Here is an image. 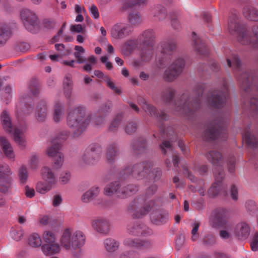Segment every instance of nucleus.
I'll return each instance as SVG.
<instances>
[{
  "mask_svg": "<svg viewBox=\"0 0 258 258\" xmlns=\"http://www.w3.org/2000/svg\"><path fill=\"white\" fill-rule=\"evenodd\" d=\"M204 85L198 84L194 90L195 97H191L189 92L182 94L179 100L173 101L175 90L172 88H168L163 92L161 98L167 105H172L173 109L177 114L189 117L203 105V102L208 106L219 108L223 107L229 97L227 82L223 80L221 90L211 91L208 96H204L203 92Z\"/></svg>",
  "mask_w": 258,
  "mask_h": 258,
  "instance_id": "nucleus-1",
  "label": "nucleus"
},
{
  "mask_svg": "<svg viewBox=\"0 0 258 258\" xmlns=\"http://www.w3.org/2000/svg\"><path fill=\"white\" fill-rule=\"evenodd\" d=\"M176 48L175 42L171 39L162 41L158 46V50L161 54L156 56L157 65L160 69L168 66L163 76L164 81L167 82L175 80L182 73L185 67V61L182 56H176L172 61Z\"/></svg>",
  "mask_w": 258,
  "mask_h": 258,
  "instance_id": "nucleus-2",
  "label": "nucleus"
},
{
  "mask_svg": "<svg viewBox=\"0 0 258 258\" xmlns=\"http://www.w3.org/2000/svg\"><path fill=\"white\" fill-rule=\"evenodd\" d=\"M228 27L229 33L236 36L239 43L258 49V25L252 27V35L245 25L240 24L238 15L233 14L229 18Z\"/></svg>",
  "mask_w": 258,
  "mask_h": 258,
  "instance_id": "nucleus-3",
  "label": "nucleus"
},
{
  "mask_svg": "<svg viewBox=\"0 0 258 258\" xmlns=\"http://www.w3.org/2000/svg\"><path fill=\"white\" fill-rule=\"evenodd\" d=\"M153 163L149 161L129 165L119 173L118 178L124 180L130 176L137 180L147 178L149 180H158L162 174L160 168H153Z\"/></svg>",
  "mask_w": 258,
  "mask_h": 258,
  "instance_id": "nucleus-4",
  "label": "nucleus"
},
{
  "mask_svg": "<svg viewBox=\"0 0 258 258\" xmlns=\"http://www.w3.org/2000/svg\"><path fill=\"white\" fill-rule=\"evenodd\" d=\"M158 186L156 184L149 186L146 190L145 197L140 195L137 197L131 202L128 207L130 212L133 213L134 218H139L146 215L150 211L154 210L158 206L155 200H151L145 203V199H147L153 196L157 191Z\"/></svg>",
  "mask_w": 258,
  "mask_h": 258,
  "instance_id": "nucleus-5",
  "label": "nucleus"
},
{
  "mask_svg": "<svg viewBox=\"0 0 258 258\" xmlns=\"http://www.w3.org/2000/svg\"><path fill=\"white\" fill-rule=\"evenodd\" d=\"M208 160L214 167V174L215 181L209 189L208 193L211 197H216L222 189V181L224 179L225 173L223 170L224 161L222 154L215 151H209L206 155Z\"/></svg>",
  "mask_w": 258,
  "mask_h": 258,
  "instance_id": "nucleus-6",
  "label": "nucleus"
},
{
  "mask_svg": "<svg viewBox=\"0 0 258 258\" xmlns=\"http://www.w3.org/2000/svg\"><path fill=\"white\" fill-rule=\"evenodd\" d=\"M91 119V116L86 114V108L79 105L75 107L69 112L67 124L73 129L75 137L81 135Z\"/></svg>",
  "mask_w": 258,
  "mask_h": 258,
  "instance_id": "nucleus-7",
  "label": "nucleus"
},
{
  "mask_svg": "<svg viewBox=\"0 0 258 258\" xmlns=\"http://www.w3.org/2000/svg\"><path fill=\"white\" fill-rule=\"evenodd\" d=\"M85 241L86 236L82 231H74L70 228L64 229L59 240L60 245L66 250H78L77 253H73L76 258L80 257L81 248L84 245Z\"/></svg>",
  "mask_w": 258,
  "mask_h": 258,
  "instance_id": "nucleus-8",
  "label": "nucleus"
},
{
  "mask_svg": "<svg viewBox=\"0 0 258 258\" xmlns=\"http://www.w3.org/2000/svg\"><path fill=\"white\" fill-rule=\"evenodd\" d=\"M0 121L5 131L13 135L16 144L20 148L24 149L26 147V140L24 134L26 130V126L21 127L14 126L10 114L7 110H4L1 113Z\"/></svg>",
  "mask_w": 258,
  "mask_h": 258,
  "instance_id": "nucleus-9",
  "label": "nucleus"
},
{
  "mask_svg": "<svg viewBox=\"0 0 258 258\" xmlns=\"http://www.w3.org/2000/svg\"><path fill=\"white\" fill-rule=\"evenodd\" d=\"M227 123V120L223 117H218L208 125L204 132V138L206 140H225L228 137Z\"/></svg>",
  "mask_w": 258,
  "mask_h": 258,
  "instance_id": "nucleus-10",
  "label": "nucleus"
},
{
  "mask_svg": "<svg viewBox=\"0 0 258 258\" xmlns=\"http://www.w3.org/2000/svg\"><path fill=\"white\" fill-rule=\"evenodd\" d=\"M138 190V186L135 184L123 186L118 181H114L107 184L104 188L105 195L111 197L116 195L121 199L126 198Z\"/></svg>",
  "mask_w": 258,
  "mask_h": 258,
  "instance_id": "nucleus-11",
  "label": "nucleus"
},
{
  "mask_svg": "<svg viewBox=\"0 0 258 258\" xmlns=\"http://www.w3.org/2000/svg\"><path fill=\"white\" fill-rule=\"evenodd\" d=\"M101 155V150L99 145H92L88 148L81 157V163L88 166L96 164Z\"/></svg>",
  "mask_w": 258,
  "mask_h": 258,
  "instance_id": "nucleus-12",
  "label": "nucleus"
},
{
  "mask_svg": "<svg viewBox=\"0 0 258 258\" xmlns=\"http://www.w3.org/2000/svg\"><path fill=\"white\" fill-rule=\"evenodd\" d=\"M13 174L10 167L7 165H0V191L7 193L12 188V179L10 176Z\"/></svg>",
  "mask_w": 258,
  "mask_h": 258,
  "instance_id": "nucleus-13",
  "label": "nucleus"
},
{
  "mask_svg": "<svg viewBox=\"0 0 258 258\" xmlns=\"http://www.w3.org/2000/svg\"><path fill=\"white\" fill-rule=\"evenodd\" d=\"M133 31V27L128 24L118 23L114 25L111 30V35L115 39H122Z\"/></svg>",
  "mask_w": 258,
  "mask_h": 258,
  "instance_id": "nucleus-14",
  "label": "nucleus"
},
{
  "mask_svg": "<svg viewBox=\"0 0 258 258\" xmlns=\"http://www.w3.org/2000/svg\"><path fill=\"white\" fill-rule=\"evenodd\" d=\"M229 211L225 208H219L214 212L213 223L216 227H226L228 226Z\"/></svg>",
  "mask_w": 258,
  "mask_h": 258,
  "instance_id": "nucleus-15",
  "label": "nucleus"
},
{
  "mask_svg": "<svg viewBox=\"0 0 258 258\" xmlns=\"http://www.w3.org/2000/svg\"><path fill=\"white\" fill-rule=\"evenodd\" d=\"M93 229L97 233L103 236L108 235L110 231V223L103 217H97L91 222Z\"/></svg>",
  "mask_w": 258,
  "mask_h": 258,
  "instance_id": "nucleus-16",
  "label": "nucleus"
},
{
  "mask_svg": "<svg viewBox=\"0 0 258 258\" xmlns=\"http://www.w3.org/2000/svg\"><path fill=\"white\" fill-rule=\"evenodd\" d=\"M20 16L26 29L31 31L37 24L38 19L36 14L29 9H23L21 11Z\"/></svg>",
  "mask_w": 258,
  "mask_h": 258,
  "instance_id": "nucleus-17",
  "label": "nucleus"
},
{
  "mask_svg": "<svg viewBox=\"0 0 258 258\" xmlns=\"http://www.w3.org/2000/svg\"><path fill=\"white\" fill-rule=\"evenodd\" d=\"M138 101L140 105L142 107L143 109L150 116H154L161 120L168 119V115L164 111H161L159 112L156 107L148 103L144 98H141Z\"/></svg>",
  "mask_w": 258,
  "mask_h": 258,
  "instance_id": "nucleus-18",
  "label": "nucleus"
},
{
  "mask_svg": "<svg viewBox=\"0 0 258 258\" xmlns=\"http://www.w3.org/2000/svg\"><path fill=\"white\" fill-rule=\"evenodd\" d=\"M29 91L31 92V95L23 94L22 96V101L25 103V109L24 110V114L25 115H29L33 111V108L29 104H27L26 101L32 97V96H36L39 92V89L38 83L35 81H31L29 87Z\"/></svg>",
  "mask_w": 258,
  "mask_h": 258,
  "instance_id": "nucleus-19",
  "label": "nucleus"
},
{
  "mask_svg": "<svg viewBox=\"0 0 258 258\" xmlns=\"http://www.w3.org/2000/svg\"><path fill=\"white\" fill-rule=\"evenodd\" d=\"M234 233L238 239H245L250 234V227L247 223L241 221L236 224Z\"/></svg>",
  "mask_w": 258,
  "mask_h": 258,
  "instance_id": "nucleus-20",
  "label": "nucleus"
},
{
  "mask_svg": "<svg viewBox=\"0 0 258 258\" xmlns=\"http://www.w3.org/2000/svg\"><path fill=\"white\" fill-rule=\"evenodd\" d=\"M243 140L245 142L248 148L253 150L258 148V137L250 131V127L248 126L242 134Z\"/></svg>",
  "mask_w": 258,
  "mask_h": 258,
  "instance_id": "nucleus-21",
  "label": "nucleus"
},
{
  "mask_svg": "<svg viewBox=\"0 0 258 258\" xmlns=\"http://www.w3.org/2000/svg\"><path fill=\"white\" fill-rule=\"evenodd\" d=\"M0 145L2 148L5 155L8 159L14 161L15 154L14 152L13 148L9 140L5 137H1Z\"/></svg>",
  "mask_w": 258,
  "mask_h": 258,
  "instance_id": "nucleus-22",
  "label": "nucleus"
},
{
  "mask_svg": "<svg viewBox=\"0 0 258 258\" xmlns=\"http://www.w3.org/2000/svg\"><path fill=\"white\" fill-rule=\"evenodd\" d=\"M144 228V225L139 221H131L127 225V231L130 235L139 236L145 234Z\"/></svg>",
  "mask_w": 258,
  "mask_h": 258,
  "instance_id": "nucleus-23",
  "label": "nucleus"
},
{
  "mask_svg": "<svg viewBox=\"0 0 258 258\" xmlns=\"http://www.w3.org/2000/svg\"><path fill=\"white\" fill-rule=\"evenodd\" d=\"M110 111V107L107 105L101 106L98 109L94 123L97 126H102L105 123V117Z\"/></svg>",
  "mask_w": 258,
  "mask_h": 258,
  "instance_id": "nucleus-24",
  "label": "nucleus"
},
{
  "mask_svg": "<svg viewBox=\"0 0 258 258\" xmlns=\"http://www.w3.org/2000/svg\"><path fill=\"white\" fill-rule=\"evenodd\" d=\"M192 39L195 50L201 55L205 56L208 53V49L205 43L199 38L195 32L192 33Z\"/></svg>",
  "mask_w": 258,
  "mask_h": 258,
  "instance_id": "nucleus-25",
  "label": "nucleus"
},
{
  "mask_svg": "<svg viewBox=\"0 0 258 258\" xmlns=\"http://www.w3.org/2000/svg\"><path fill=\"white\" fill-rule=\"evenodd\" d=\"M141 44L138 38L130 39L125 42L122 46V53L125 56H129L139 47Z\"/></svg>",
  "mask_w": 258,
  "mask_h": 258,
  "instance_id": "nucleus-26",
  "label": "nucleus"
},
{
  "mask_svg": "<svg viewBox=\"0 0 258 258\" xmlns=\"http://www.w3.org/2000/svg\"><path fill=\"white\" fill-rule=\"evenodd\" d=\"M47 115V106L45 101L42 100L38 104L35 110V117L39 122H44Z\"/></svg>",
  "mask_w": 258,
  "mask_h": 258,
  "instance_id": "nucleus-27",
  "label": "nucleus"
},
{
  "mask_svg": "<svg viewBox=\"0 0 258 258\" xmlns=\"http://www.w3.org/2000/svg\"><path fill=\"white\" fill-rule=\"evenodd\" d=\"M155 37V32L153 30L148 29L141 34L138 37L141 43L144 46L153 45V42Z\"/></svg>",
  "mask_w": 258,
  "mask_h": 258,
  "instance_id": "nucleus-28",
  "label": "nucleus"
},
{
  "mask_svg": "<svg viewBox=\"0 0 258 258\" xmlns=\"http://www.w3.org/2000/svg\"><path fill=\"white\" fill-rule=\"evenodd\" d=\"M41 174L42 179L52 185L57 183V178L51 169L48 166H44L41 170Z\"/></svg>",
  "mask_w": 258,
  "mask_h": 258,
  "instance_id": "nucleus-29",
  "label": "nucleus"
},
{
  "mask_svg": "<svg viewBox=\"0 0 258 258\" xmlns=\"http://www.w3.org/2000/svg\"><path fill=\"white\" fill-rule=\"evenodd\" d=\"M12 27L8 24H0V46L5 44L12 34Z\"/></svg>",
  "mask_w": 258,
  "mask_h": 258,
  "instance_id": "nucleus-30",
  "label": "nucleus"
},
{
  "mask_svg": "<svg viewBox=\"0 0 258 258\" xmlns=\"http://www.w3.org/2000/svg\"><path fill=\"white\" fill-rule=\"evenodd\" d=\"M100 192V188L99 186H93L82 195L81 200L84 203H89L97 198Z\"/></svg>",
  "mask_w": 258,
  "mask_h": 258,
  "instance_id": "nucleus-31",
  "label": "nucleus"
},
{
  "mask_svg": "<svg viewBox=\"0 0 258 258\" xmlns=\"http://www.w3.org/2000/svg\"><path fill=\"white\" fill-rule=\"evenodd\" d=\"M168 218L169 215L167 212L160 210L152 214L151 221L154 224L160 225L166 223Z\"/></svg>",
  "mask_w": 258,
  "mask_h": 258,
  "instance_id": "nucleus-32",
  "label": "nucleus"
},
{
  "mask_svg": "<svg viewBox=\"0 0 258 258\" xmlns=\"http://www.w3.org/2000/svg\"><path fill=\"white\" fill-rule=\"evenodd\" d=\"M160 148L162 153L164 154H167L168 151L171 152L173 156L172 160L174 166L175 167H178L179 161V157L177 155L173 153V147L169 141L164 140L162 144L160 145Z\"/></svg>",
  "mask_w": 258,
  "mask_h": 258,
  "instance_id": "nucleus-33",
  "label": "nucleus"
},
{
  "mask_svg": "<svg viewBox=\"0 0 258 258\" xmlns=\"http://www.w3.org/2000/svg\"><path fill=\"white\" fill-rule=\"evenodd\" d=\"M41 250L45 255L49 256L59 253L60 247L57 242L45 243L41 246Z\"/></svg>",
  "mask_w": 258,
  "mask_h": 258,
  "instance_id": "nucleus-34",
  "label": "nucleus"
},
{
  "mask_svg": "<svg viewBox=\"0 0 258 258\" xmlns=\"http://www.w3.org/2000/svg\"><path fill=\"white\" fill-rule=\"evenodd\" d=\"M243 16L247 20L258 22V10L253 6H245L243 9Z\"/></svg>",
  "mask_w": 258,
  "mask_h": 258,
  "instance_id": "nucleus-35",
  "label": "nucleus"
},
{
  "mask_svg": "<svg viewBox=\"0 0 258 258\" xmlns=\"http://www.w3.org/2000/svg\"><path fill=\"white\" fill-rule=\"evenodd\" d=\"M118 149L117 144L116 142L109 143L107 147L106 158L107 161L111 163L118 154Z\"/></svg>",
  "mask_w": 258,
  "mask_h": 258,
  "instance_id": "nucleus-36",
  "label": "nucleus"
},
{
  "mask_svg": "<svg viewBox=\"0 0 258 258\" xmlns=\"http://www.w3.org/2000/svg\"><path fill=\"white\" fill-rule=\"evenodd\" d=\"M103 245L105 249L109 253L116 251L119 247L120 242L115 239L108 237L103 241Z\"/></svg>",
  "mask_w": 258,
  "mask_h": 258,
  "instance_id": "nucleus-37",
  "label": "nucleus"
},
{
  "mask_svg": "<svg viewBox=\"0 0 258 258\" xmlns=\"http://www.w3.org/2000/svg\"><path fill=\"white\" fill-rule=\"evenodd\" d=\"M151 15L156 20L162 21L166 18L167 12L163 6L157 5L155 6L151 10Z\"/></svg>",
  "mask_w": 258,
  "mask_h": 258,
  "instance_id": "nucleus-38",
  "label": "nucleus"
},
{
  "mask_svg": "<svg viewBox=\"0 0 258 258\" xmlns=\"http://www.w3.org/2000/svg\"><path fill=\"white\" fill-rule=\"evenodd\" d=\"M64 106L62 103L57 102L55 103L53 113V119L56 122L60 121L64 114Z\"/></svg>",
  "mask_w": 258,
  "mask_h": 258,
  "instance_id": "nucleus-39",
  "label": "nucleus"
},
{
  "mask_svg": "<svg viewBox=\"0 0 258 258\" xmlns=\"http://www.w3.org/2000/svg\"><path fill=\"white\" fill-rule=\"evenodd\" d=\"M131 146L135 153L139 154L143 152L146 148V140L143 138H140L137 140L133 141Z\"/></svg>",
  "mask_w": 258,
  "mask_h": 258,
  "instance_id": "nucleus-40",
  "label": "nucleus"
},
{
  "mask_svg": "<svg viewBox=\"0 0 258 258\" xmlns=\"http://www.w3.org/2000/svg\"><path fill=\"white\" fill-rule=\"evenodd\" d=\"M153 46H144L140 53V58L142 62H148L153 57Z\"/></svg>",
  "mask_w": 258,
  "mask_h": 258,
  "instance_id": "nucleus-41",
  "label": "nucleus"
},
{
  "mask_svg": "<svg viewBox=\"0 0 258 258\" xmlns=\"http://www.w3.org/2000/svg\"><path fill=\"white\" fill-rule=\"evenodd\" d=\"M61 148V144L53 139L51 141V144L46 150V154L49 157H54L58 156V153H61L59 152Z\"/></svg>",
  "mask_w": 258,
  "mask_h": 258,
  "instance_id": "nucleus-42",
  "label": "nucleus"
},
{
  "mask_svg": "<svg viewBox=\"0 0 258 258\" xmlns=\"http://www.w3.org/2000/svg\"><path fill=\"white\" fill-rule=\"evenodd\" d=\"M73 81L70 75L66 76L63 82L64 94L66 97L69 99L71 97L73 88Z\"/></svg>",
  "mask_w": 258,
  "mask_h": 258,
  "instance_id": "nucleus-43",
  "label": "nucleus"
},
{
  "mask_svg": "<svg viewBox=\"0 0 258 258\" xmlns=\"http://www.w3.org/2000/svg\"><path fill=\"white\" fill-rule=\"evenodd\" d=\"M28 243L30 246L33 248L39 247L42 245L41 238L40 235L36 233H33L29 236Z\"/></svg>",
  "mask_w": 258,
  "mask_h": 258,
  "instance_id": "nucleus-44",
  "label": "nucleus"
},
{
  "mask_svg": "<svg viewBox=\"0 0 258 258\" xmlns=\"http://www.w3.org/2000/svg\"><path fill=\"white\" fill-rule=\"evenodd\" d=\"M18 177L20 183L22 185L26 184L28 179V171L25 165H22L18 169Z\"/></svg>",
  "mask_w": 258,
  "mask_h": 258,
  "instance_id": "nucleus-45",
  "label": "nucleus"
},
{
  "mask_svg": "<svg viewBox=\"0 0 258 258\" xmlns=\"http://www.w3.org/2000/svg\"><path fill=\"white\" fill-rule=\"evenodd\" d=\"M128 19L132 26H138L143 22V19L139 12H133L130 13Z\"/></svg>",
  "mask_w": 258,
  "mask_h": 258,
  "instance_id": "nucleus-46",
  "label": "nucleus"
},
{
  "mask_svg": "<svg viewBox=\"0 0 258 258\" xmlns=\"http://www.w3.org/2000/svg\"><path fill=\"white\" fill-rule=\"evenodd\" d=\"M53 185L45 181H39L36 186V189L37 192L44 194L50 191Z\"/></svg>",
  "mask_w": 258,
  "mask_h": 258,
  "instance_id": "nucleus-47",
  "label": "nucleus"
},
{
  "mask_svg": "<svg viewBox=\"0 0 258 258\" xmlns=\"http://www.w3.org/2000/svg\"><path fill=\"white\" fill-rule=\"evenodd\" d=\"M122 120V115L121 114H117L112 120L110 123L108 131L110 132H115L117 131V129L120 124Z\"/></svg>",
  "mask_w": 258,
  "mask_h": 258,
  "instance_id": "nucleus-48",
  "label": "nucleus"
},
{
  "mask_svg": "<svg viewBox=\"0 0 258 258\" xmlns=\"http://www.w3.org/2000/svg\"><path fill=\"white\" fill-rule=\"evenodd\" d=\"M43 239L45 243H52L56 242L54 233L51 231H45L42 235Z\"/></svg>",
  "mask_w": 258,
  "mask_h": 258,
  "instance_id": "nucleus-49",
  "label": "nucleus"
},
{
  "mask_svg": "<svg viewBox=\"0 0 258 258\" xmlns=\"http://www.w3.org/2000/svg\"><path fill=\"white\" fill-rule=\"evenodd\" d=\"M54 157L53 168L55 169H58L62 166L64 160L63 154L62 153H58V156L56 155Z\"/></svg>",
  "mask_w": 258,
  "mask_h": 258,
  "instance_id": "nucleus-50",
  "label": "nucleus"
},
{
  "mask_svg": "<svg viewBox=\"0 0 258 258\" xmlns=\"http://www.w3.org/2000/svg\"><path fill=\"white\" fill-rule=\"evenodd\" d=\"M152 243L149 240H143L139 239L137 248L140 250H146L152 248Z\"/></svg>",
  "mask_w": 258,
  "mask_h": 258,
  "instance_id": "nucleus-51",
  "label": "nucleus"
},
{
  "mask_svg": "<svg viewBox=\"0 0 258 258\" xmlns=\"http://www.w3.org/2000/svg\"><path fill=\"white\" fill-rule=\"evenodd\" d=\"M137 123L135 121H131L127 123L124 128L125 133L128 135L134 133L137 128Z\"/></svg>",
  "mask_w": 258,
  "mask_h": 258,
  "instance_id": "nucleus-52",
  "label": "nucleus"
},
{
  "mask_svg": "<svg viewBox=\"0 0 258 258\" xmlns=\"http://www.w3.org/2000/svg\"><path fill=\"white\" fill-rule=\"evenodd\" d=\"M139 239L133 238L131 237H126L123 241V244L127 247H134L137 248Z\"/></svg>",
  "mask_w": 258,
  "mask_h": 258,
  "instance_id": "nucleus-53",
  "label": "nucleus"
},
{
  "mask_svg": "<svg viewBox=\"0 0 258 258\" xmlns=\"http://www.w3.org/2000/svg\"><path fill=\"white\" fill-rule=\"evenodd\" d=\"M200 226V223L198 221H195L192 224V229L191 230V239L193 241L197 240L199 237V233L198 230Z\"/></svg>",
  "mask_w": 258,
  "mask_h": 258,
  "instance_id": "nucleus-54",
  "label": "nucleus"
},
{
  "mask_svg": "<svg viewBox=\"0 0 258 258\" xmlns=\"http://www.w3.org/2000/svg\"><path fill=\"white\" fill-rule=\"evenodd\" d=\"M24 231L20 228L12 229L11 231V235L12 237L16 241L20 240L23 236Z\"/></svg>",
  "mask_w": 258,
  "mask_h": 258,
  "instance_id": "nucleus-55",
  "label": "nucleus"
},
{
  "mask_svg": "<svg viewBox=\"0 0 258 258\" xmlns=\"http://www.w3.org/2000/svg\"><path fill=\"white\" fill-rule=\"evenodd\" d=\"M147 0H125L123 5L124 9H127L136 5L144 4Z\"/></svg>",
  "mask_w": 258,
  "mask_h": 258,
  "instance_id": "nucleus-56",
  "label": "nucleus"
},
{
  "mask_svg": "<svg viewBox=\"0 0 258 258\" xmlns=\"http://www.w3.org/2000/svg\"><path fill=\"white\" fill-rule=\"evenodd\" d=\"M104 78L105 81L106 82L107 85L109 88H110L111 90L114 91L118 94H120L121 93V90L115 86V84L111 81L109 77L105 76Z\"/></svg>",
  "mask_w": 258,
  "mask_h": 258,
  "instance_id": "nucleus-57",
  "label": "nucleus"
},
{
  "mask_svg": "<svg viewBox=\"0 0 258 258\" xmlns=\"http://www.w3.org/2000/svg\"><path fill=\"white\" fill-rule=\"evenodd\" d=\"M171 23L172 27L175 29H177L180 27V23L177 20V14L173 12L170 14Z\"/></svg>",
  "mask_w": 258,
  "mask_h": 258,
  "instance_id": "nucleus-58",
  "label": "nucleus"
},
{
  "mask_svg": "<svg viewBox=\"0 0 258 258\" xmlns=\"http://www.w3.org/2000/svg\"><path fill=\"white\" fill-rule=\"evenodd\" d=\"M39 158L36 155H32L31 156L28 165L32 169H35L38 166Z\"/></svg>",
  "mask_w": 258,
  "mask_h": 258,
  "instance_id": "nucleus-59",
  "label": "nucleus"
},
{
  "mask_svg": "<svg viewBox=\"0 0 258 258\" xmlns=\"http://www.w3.org/2000/svg\"><path fill=\"white\" fill-rule=\"evenodd\" d=\"M71 177V174L70 171H64L62 172L60 175V181L61 184H66L69 182Z\"/></svg>",
  "mask_w": 258,
  "mask_h": 258,
  "instance_id": "nucleus-60",
  "label": "nucleus"
},
{
  "mask_svg": "<svg viewBox=\"0 0 258 258\" xmlns=\"http://www.w3.org/2000/svg\"><path fill=\"white\" fill-rule=\"evenodd\" d=\"M227 166L229 172L233 173L235 168V158L233 156H230L227 160Z\"/></svg>",
  "mask_w": 258,
  "mask_h": 258,
  "instance_id": "nucleus-61",
  "label": "nucleus"
},
{
  "mask_svg": "<svg viewBox=\"0 0 258 258\" xmlns=\"http://www.w3.org/2000/svg\"><path fill=\"white\" fill-rule=\"evenodd\" d=\"M160 130L161 137H159V138H164L165 137V134L167 137H170L172 134L174 132L172 128H166V127L164 126L163 125H162L160 127Z\"/></svg>",
  "mask_w": 258,
  "mask_h": 258,
  "instance_id": "nucleus-62",
  "label": "nucleus"
},
{
  "mask_svg": "<svg viewBox=\"0 0 258 258\" xmlns=\"http://www.w3.org/2000/svg\"><path fill=\"white\" fill-rule=\"evenodd\" d=\"M245 207L247 210L250 212V214L254 213L256 210L255 203L253 201H248L246 202Z\"/></svg>",
  "mask_w": 258,
  "mask_h": 258,
  "instance_id": "nucleus-63",
  "label": "nucleus"
},
{
  "mask_svg": "<svg viewBox=\"0 0 258 258\" xmlns=\"http://www.w3.org/2000/svg\"><path fill=\"white\" fill-rule=\"evenodd\" d=\"M250 246L252 251H256L258 250V232H256L250 242Z\"/></svg>",
  "mask_w": 258,
  "mask_h": 258,
  "instance_id": "nucleus-64",
  "label": "nucleus"
}]
</instances>
